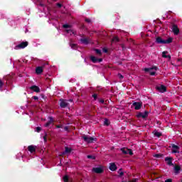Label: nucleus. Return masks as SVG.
I'll list each match as a JSON object with an SVG mask.
<instances>
[{"label": "nucleus", "instance_id": "obj_1", "mask_svg": "<svg viewBox=\"0 0 182 182\" xmlns=\"http://www.w3.org/2000/svg\"><path fill=\"white\" fill-rule=\"evenodd\" d=\"M156 42L158 43H161L162 45H166V44L171 43L173 42V38L169 37L168 39L164 40L161 38L158 37V38H156Z\"/></svg>", "mask_w": 182, "mask_h": 182}, {"label": "nucleus", "instance_id": "obj_2", "mask_svg": "<svg viewBox=\"0 0 182 182\" xmlns=\"http://www.w3.org/2000/svg\"><path fill=\"white\" fill-rule=\"evenodd\" d=\"M82 139L84 141H86V143H95V141H97V139L93 138L92 136L84 135L82 136Z\"/></svg>", "mask_w": 182, "mask_h": 182}, {"label": "nucleus", "instance_id": "obj_3", "mask_svg": "<svg viewBox=\"0 0 182 182\" xmlns=\"http://www.w3.org/2000/svg\"><path fill=\"white\" fill-rule=\"evenodd\" d=\"M144 70L146 72H149V75L151 76H154V75H156V72L158 70V68L157 67H153L151 68H144Z\"/></svg>", "mask_w": 182, "mask_h": 182}, {"label": "nucleus", "instance_id": "obj_4", "mask_svg": "<svg viewBox=\"0 0 182 182\" xmlns=\"http://www.w3.org/2000/svg\"><path fill=\"white\" fill-rule=\"evenodd\" d=\"M63 27L65 29V32L69 33V35H75L73 30L70 29V26L68 24H64Z\"/></svg>", "mask_w": 182, "mask_h": 182}, {"label": "nucleus", "instance_id": "obj_5", "mask_svg": "<svg viewBox=\"0 0 182 182\" xmlns=\"http://www.w3.org/2000/svg\"><path fill=\"white\" fill-rule=\"evenodd\" d=\"M26 46H28V42H22L20 44L16 46L14 49H16V50L19 49H24V48H26Z\"/></svg>", "mask_w": 182, "mask_h": 182}, {"label": "nucleus", "instance_id": "obj_6", "mask_svg": "<svg viewBox=\"0 0 182 182\" xmlns=\"http://www.w3.org/2000/svg\"><path fill=\"white\" fill-rule=\"evenodd\" d=\"M135 110H140L141 109V106H143V102H135L132 104Z\"/></svg>", "mask_w": 182, "mask_h": 182}, {"label": "nucleus", "instance_id": "obj_7", "mask_svg": "<svg viewBox=\"0 0 182 182\" xmlns=\"http://www.w3.org/2000/svg\"><path fill=\"white\" fill-rule=\"evenodd\" d=\"M171 29L174 35H178V33H180V29H178V26H177V25H172Z\"/></svg>", "mask_w": 182, "mask_h": 182}, {"label": "nucleus", "instance_id": "obj_8", "mask_svg": "<svg viewBox=\"0 0 182 182\" xmlns=\"http://www.w3.org/2000/svg\"><path fill=\"white\" fill-rule=\"evenodd\" d=\"M171 147H172V153H180V146L172 144H171Z\"/></svg>", "mask_w": 182, "mask_h": 182}, {"label": "nucleus", "instance_id": "obj_9", "mask_svg": "<svg viewBox=\"0 0 182 182\" xmlns=\"http://www.w3.org/2000/svg\"><path fill=\"white\" fill-rule=\"evenodd\" d=\"M121 151L124 154H129L130 156L133 154V151H132V149H129L127 148L121 149Z\"/></svg>", "mask_w": 182, "mask_h": 182}, {"label": "nucleus", "instance_id": "obj_10", "mask_svg": "<svg viewBox=\"0 0 182 182\" xmlns=\"http://www.w3.org/2000/svg\"><path fill=\"white\" fill-rule=\"evenodd\" d=\"M156 89L161 93H164V92H166V86H164L163 85H159L156 86Z\"/></svg>", "mask_w": 182, "mask_h": 182}, {"label": "nucleus", "instance_id": "obj_11", "mask_svg": "<svg viewBox=\"0 0 182 182\" xmlns=\"http://www.w3.org/2000/svg\"><path fill=\"white\" fill-rule=\"evenodd\" d=\"M92 171H94V173H97V174H100L103 171V167L100 166V167L93 168Z\"/></svg>", "mask_w": 182, "mask_h": 182}, {"label": "nucleus", "instance_id": "obj_12", "mask_svg": "<svg viewBox=\"0 0 182 182\" xmlns=\"http://www.w3.org/2000/svg\"><path fill=\"white\" fill-rule=\"evenodd\" d=\"M30 89L31 90H33V92H36V93H39L41 92V89L36 85H33L30 87Z\"/></svg>", "mask_w": 182, "mask_h": 182}, {"label": "nucleus", "instance_id": "obj_13", "mask_svg": "<svg viewBox=\"0 0 182 182\" xmlns=\"http://www.w3.org/2000/svg\"><path fill=\"white\" fill-rule=\"evenodd\" d=\"M90 59L92 60V62H93V63H97L102 62V58L98 59L97 58H96L93 55H92L90 57Z\"/></svg>", "mask_w": 182, "mask_h": 182}, {"label": "nucleus", "instance_id": "obj_14", "mask_svg": "<svg viewBox=\"0 0 182 182\" xmlns=\"http://www.w3.org/2000/svg\"><path fill=\"white\" fill-rule=\"evenodd\" d=\"M109 170H111V171H116V170H117V166H116L114 163L109 164Z\"/></svg>", "mask_w": 182, "mask_h": 182}, {"label": "nucleus", "instance_id": "obj_15", "mask_svg": "<svg viewBox=\"0 0 182 182\" xmlns=\"http://www.w3.org/2000/svg\"><path fill=\"white\" fill-rule=\"evenodd\" d=\"M60 107H66L68 106V100H60Z\"/></svg>", "mask_w": 182, "mask_h": 182}, {"label": "nucleus", "instance_id": "obj_16", "mask_svg": "<svg viewBox=\"0 0 182 182\" xmlns=\"http://www.w3.org/2000/svg\"><path fill=\"white\" fill-rule=\"evenodd\" d=\"M147 116V112H139L137 114L136 117L139 119L140 117H142V119H145V117Z\"/></svg>", "mask_w": 182, "mask_h": 182}, {"label": "nucleus", "instance_id": "obj_17", "mask_svg": "<svg viewBox=\"0 0 182 182\" xmlns=\"http://www.w3.org/2000/svg\"><path fill=\"white\" fill-rule=\"evenodd\" d=\"M52 123H53V118H52V117H49L48 122L44 126L45 127H49Z\"/></svg>", "mask_w": 182, "mask_h": 182}, {"label": "nucleus", "instance_id": "obj_18", "mask_svg": "<svg viewBox=\"0 0 182 182\" xmlns=\"http://www.w3.org/2000/svg\"><path fill=\"white\" fill-rule=\"evenodd\" d=\"M28 151H30L31 153H34V151H36V146L33 145H31L28 147Z\"/></svg>", "mask_w": 182, "mask_h": 182}, {"label": "nucleus", "instance_id": "obj_19", "mask_svg": "<svg viewBox=\"0 0 182 182\" xmlns=\"http://www.w3.org/2000/svg\"><path fill=\"white\" fill-rule=\"evenodd\" d=\"M171 160H173V159L171 157L165 158V161H166L168 166H173V163L171 162Z\"/></svg>", "mask_w": 182, "mask_h": 182}, {"label": "nucleus", "instance_id": "obj_20", "mask_svg": "<svg viewBox=\"0 0 182 182\" xmlns=\"http://www.w3.org/2000/svg\"><path fill=\"white\" fill-rule=\"evenodd\" d=\"M43 72V69L42 68V67H37L36 69V73L37 75H41V73H42Z\"/></svg>", "mask_w": 182, "mask_h": 182}, {"label": "nucleus", "instance_id": "obj_21", "mask_svg": "<svg viewBox=\"0 0 182 182\" xmlns=\"http://www.w3.org/2000/svg\"><path fill=\"white\" fill-rule=\"evenodd\" d=\"M81 43H83L84 45H87L89 43V40L87 38H82Z\"/></svg>", "mask_w": 182, "mask_h": 182}, {"label": "nucleus", "instance_id": "obj_22", "mask_svg": "<svg viewBox=\"0 0 182 182\" xmlns=\"http://www.w3.org/2000/svg\"><path fill=\"white\" fill-rule=\"evenodd\" d=\"M72 151V149L69 147H65V151L63 153V154H66V153H70Z\"/></svg>", "mask_w": 182, "mask_h": 182}, {"label": "nucleus", "instance_id": "obj_23", "mask_svg": "<svg viewBox=\"0 0 182 182\" xmlns=\"http://www.w3.org/2000/svg\"><path fill=\"white\" fill-rule=\"evenodd\" d=\"M174 170H175V173H176V174H178V173H180V166H176L174 167Z\"/></svg>", "mask_w": 182, "mask_h": 182}, {"label": "nucleus", "instance_id": "obj_24", "mask_svg": "<svg viewBox=\"0 0 182 182\" xmlns=\"http://www.w3.org/2000/svg\"><path fill=\"white\" fill-rule=\"evenodd\" d=\"M162 57L163 58H168V59H170V55H167V51H164L162 53Z\"/></svg>", "mask_w": 182, "mask_h": 182}, {"label": "nucleus", "instance_id": "obj_25", "mask_svg": "<svg viewBox=\"0 0 182 182\" xmlns=\"http://www.w3.org/2000/svg\"><path fill=\"white\" fill-rule=\"evenodd\" d=\"M154 136H156V137H160V136H161V134L157 131H154Z\"/></svg>", "mask_w": 182, "mask_h": 182}, {"label": "nucleus", "instance_id": "obj_26", "mask_svg": "<svg viewBox=\"0 0 182 182\" xmlns=\"http://www.w3.org/2000/svg\"><path fill=\"white\" fill-rule=\"evenodd\" d=\"M63 180L65 182L69 181V176H68V175H65V176H63Z\"/></svg>", "mask_w": 182, "mask_h": 182}, {"label": "nucleus", "instance_id": "obj_27", "mask_svg": "<svg viewBox=\"0 0 182 182\" xmlns=\"http://www.w3.org/2000/svg\"><path fill=\"white\" fill-rule=\"evenodd\" d=\"M109 124H110V122H109V119H105V122H104V124H105V126H109Z\"/></svg>", "mask_w": 182, "mask_h": 182}, {"label": "nucleus", "instance_id": "obj_28", "mask_svg": "<svg viewBox=\"0 0 182 182\" xmlns=\"http://www.w3.org/2000/svg\"><path fill=\"white\" fill-rule=\"evenodd\" d=\"M154 157H156V159H160L161 157H162V155L160 154H156L154 155Z\"/></svg>", "mask_w": 182, "mask_h": 182}, {"label": "nucleus", "instance_id": "obj_29", "mask_svg": "<svg viewBox=\"0 0 182 182\" xmlns=\"http://www.w3.org/2000/svg\"><path fill=\"white\" fill-rule=\"evenodd\" d=\"M95 51L96 52V53L97 55H102V50H100L99 49H95Z\"/></svg>", "mask_w": 182, "mask_h": 182}, {"label": "nucleus", "instance_id": "obj_30", "mask_svg": "<svg viewBox=\"0 0 182 182\" xmlns=\"http://www.w3.org/2000/svg\"><path fill=\"white\" fill-rule=\"evenodd\" d=\"M112 42H119V38L114 37V38L112 39Z\"/></svg>", "mask_w": 182, "mask_h": 182}, {"label": "nucleus", "instance_id": "obj_31", "mask_svg": "<svg viewBox=\"0 0 182 182\" xmlns=\"http://www.w3.org/2000/svg\"><path fill=\"white\" fill-rule=\"evenodd\" d=\"M70 46L72 49H76L77 48V46H76V44H71Z\"/></svg>", "mask_w": 182, "mask_h": 182}, {"label": "nucleus", "instance_id": "obj_32", "mask_svg": "<svg viewBox=\"0 0 182 182\" xmlns=\"http://www.w3.org/2000/svg\"><path fill=\"white\" fill-rule=\"evenodd\" d=\"M41 130H42V128H41V127H38L36 129V132H37V133H39V132H41Z\"/></svg>", "mask_w": 182, "mask_h": 182}, {"label": "nucleus", "instance_id": "obj_33", "mask_svg": "<svg viewBox=\"0 0 182 182\" xmlns=\"http://www.w3.org/2000/svg\"><path fill=\"white\" fill-rule=\"evenodd\" d=\"M118 174H119V176H123V174H124L123 171H122V169H119L118 171Z\"/></svg>", "mask_w": 182, "mask_h": 182}, {"label": "nucleus", "instance_id": "obj_34", "mask_svg": "<svg viewBox=\"0 0 182 182\" xmlns=\"http://www.w3.org/2000/svg\"><path fill=\"white\" fill-rule=\"evenodd\" d=\"M92 97H94L95 100H96V99H97V95L94 94V95H92Z\"/></svg>", "mask_w": 182, "mask_h": 182}, {"label": "nucleus", "instance_id": "obj_35", "mask_svg": "<svg viewBox=\"0 0 182 182\" xmlns=\"http://www.w3.org/2000/svg\"><path fill=\"white\" fill-rule=\"evenodd\" d=\"M2 86H4V82L0 80V88L2 87Z\"/></svg>", "mask_w": 182, "mask_h": 182}, {"label": "nucleus", "instance_id": "obj_36", "mask_svg": "<svg viewBox=\"0 0 182 182\" xmlns=\"http://www.w3.org/2000/svg\"><path fill=\"white\" fill-rule=\"evenodd\" d=\"M118 77H119V79H123V75H122V74H118Z\"/></svg>", "mask_w": 182, "mask_h": 182}, {"label": "nucleus", "instance_id": "obj_37", "mask_svg": "<svg viewBox=\"0 0 182 182\" xmlns=\"http://www.w3.org/2000/svg\"><path fill=\"white\" fill-rule=\"evenodd\" d=\"M87 157V159H95L92 155H88Z\"/></svg>", "mask_w": 182, "mask_h": 182}, {"label": "nucleus", "instance_id": "obj_38", "mask_svg": "<svg viewBox=\"0 0 182 182\" xmlns=\"http://www.w3.org/2000/svg\"><path fill=\"white\" fill-rule=\"evenodd\" d=\"M57 6H58V8H62V4L60 3H58Z\"/></svg>", "mask_w": 182, "mask_h": 182}, {"label": "nucleus", "instance_id": "obj_39", "mask_svg": "<svg viewBox=\"0 0 182 182\" xmlns=\"http://www.w3.org/2000/svg\"><path fill=\"white\" fill-rule=\"evenodd\" d=\"M33 98L34 99V100H38L39 99V97L36 96H33Z\"/></svg>", "mask_w": 182, "mask_h": 182}, {"label": "nucleus", "instance_id": "obj_40", "mask_svg": "<svg viewBox=\"0 0 182 182\" xmlns=\"http://www.w3.org/2000/svg\"><path fill=\"white\" fill-rule=\"evenodd\" d=\"M103 52H105V53H107V49H106V48H103Z\"/></svg>", "mask_w": 182, "mask_h": 182}, {"label": "nucleus", "instance_id": "obj_41", "mask_svg": "<svg viewBox=\"0 0 182 182\" xmlns=\"http://www.w3.org/2000/svg\"><path fill=\"white\" fill-rule=\"evenodd\" d=\"M138 180H139L138 178H135V179L132 180V181H129V182H137Z\"/></svg>", "mask_w": 182, "mask_h": 182}, {"label": "nucleus", "instance_id": "obj_42", "mask_svg": "<svg viewBox=\"0 0 182 182\" xmlns=\"http://www.w3.org/2000/svg\"><path fill=\"white\" fill-rule=\"evenodd\" d=\"M165 182H171V179H166Z\"/></svg>", "mask_w": 182, "mask_h": 182}, {"label": "nucleus", "instance_id": "obj_43", "mask_svg": "<svg viewBox=\"0 0 182 182\" xmlns=\"http://www.w3.org/2000/svg\"><path fill=\"white\" fill-rule=\"evenodd\" d=\"M43 140H44V141H47L46 136H43Z\"/></svg>", "mask_w": 182, "mask_h": 182}, {"label": "nucleus", "instance_id": "obj_44", "mask_svg": "<svg viewBox=\"0 0 182 182\" xmlns=\"http://www.w3.org/2000/svg\"><path fill=\"white\" fill-rule=\"evenodd\" d=\"M85 21H86V22H88V23L90 22V19H89V18L85 19Z\"/></svg>", "mask_w": 182, "mask_h": 182}, {"label": "nucleus", "instance_id": "obj_45", "mask_svg": "<svg viewBox=\"0 0 182 182\" xmlns=\"http://www.w3.org/2000/svg\"><path fill=\"white\" fill-rule=\"evenodd\" d=\"M100 102V103H105V101L102 100H101Z\"/></svg>", "mask_w": 182, "mask_h": 182}, {"label": "nucleus", "instance_id": "obj_46", "mask_svg": "<svg viewBox=\"0 0 182 182\" xmlns=\"http://www.w3.org/2000/svg\"><path fill=\"white\" fill-rule=\"evenodd\" d=\"M57 127L60 128V127H62L61 126H57Z\"/></svg>", "mask_w": 182, "mask_h": 182}, {"label": "nucleus", "instance_id": "obj_47", "mask_svg": "<svg viewBox=\"0 0 182 182\" xmlns=\"http://www.w3.org/2000/svg\"><path fill=\"white\" fill-rule=\"evenodd\" d=\"M65 130H68V127H65Z\"/></svg>", "mask_w": 182, "mask_h": 182}, {"label": "nucleus", "instance_id": "obj_48", "mask_svg": "<svg viewBox=\"0 0 182 182\" xmlns=\"http://www.w3.org/2000/svg\"><path fill=\"white\" fill-rule=\"evenodd\" d=\"M70 102H72V100H70Z\"/></svg>", "mask_w": 182, "mask_h": 182}, {"label": "nucleus", "instance_id": "obj_49", "mask_svg": "<svg viewBox=\"0 0 182 182\" xmlns=\"http://www.w3.org/2000/svg\"><path fill=\"white\" fill-rule=\"evenodd\" d=\"M181 182H182V181H181Z\"/></svg>", "mask_w": 182, "mask_h": 182}]
</instances>
